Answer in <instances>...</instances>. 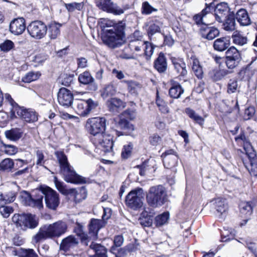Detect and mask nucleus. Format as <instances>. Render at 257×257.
I'll use <instances>...</instances> for the list:
<instances>
[{
    "label": "nucleus",
    "instance_id": "nucleus-34",
    "mask_svg": "<svg viewBox=\"0 0 257 257\" xmlns=\"http://www.w3.org/2000/svg\"><path fill=\"white\" fill-rule=\"evenodd\" d=\"M74 232L80 237L82 244L88 245L89 237L83 231V227L81 224L76 222L74 228Z\"/></svg>",
    "mask_w": 257,
    "mask_h": 257
},
{
    "label": "nucleus",
    "instance_id": "nucleus-30",
    "mask_svg": "<svg viewBox=\"0 0 257 257\" xmlns=\"http://www.w3.org/2000/svg\"><path fill=\"white\" fill-rule=\"evenodd\" d=\"M89 251L92 250L95 253L89 257H107L106 248L101 244L92 242L89 245Z\"/></svg>",
    "mask_w": 257,
    "mask_h": 257
},
{
    "label": "nucleus",
    "instance_id": "nucleus-53",
    "mask_svg": "<svg viewBox=\"0 0 257 257\" xmlns=\"http://www.w3.org/2000/svg\"><path fill=\"white\" fill-rule=\"evenodd\" d=\"M169 213L165 212L159 215L155 218V223L156 226H161L166 224L169 219Z\"/></svg>",
    "mask_w": 257,
    "mask_h": 257
},
{
    "label": "nucleus",
    "instance_id": "nucleus-40",
    "mask_svg": "<svg viewBox=\"0 0 257 257\" xmlns=\"http://www.w3.org/2000/svg\"><path fill=\"white\" fill-rule=\"evenodd\" d=\"M149 211L145 207L144 211L139 219V223L142 226L149 227L152 224L153 219L152 216L149 215Z\"/></svg>",
    "mask_w": 257,
    "mask_h": 257
},
{
    "label": "nucleus",
    "instance_id": "nucleus-39",
    "mask_svg": "<svg viewBox=\"0 0 257 257\" xmlns=\"http://www.w3.org/2000/svg\"><path fill=\"white\" fill-rule=\"evenodd\" d=\"M191 59L193 72L198 79H202L203 77V71L199 60L195 57H191Z\"/></svg>",
    "mask_w": 257,
    "mask_h": 257
},
{
    "label": "nucleus",
    "instance_id": "nucleus-23",
    "mask_svg": "<svg viewBox=\"0 0 257 257\" xmlns=\"http://www.w3.org/2000/svg\"><path fill=\"white\" fill-rule=\"evenodd\" d=\"M252 208L251 202H242L239 204L240 214L242 217L245 218L243 222L240 223L241 226L245 225L249 219V217L252 213Z\"/></svg>",
    "mask_w": 257,
    "mask_h": 257
},
{
    "label": "nucleus",
    "instance_id": "nucleus-63",
    "mask_svg": "<svg viewBox=\"0 0 257 257\" xmlns=\"http://www.w3.org/2000/svg\"><path fill=\"white\" fill-rule=\"evenodd\" d=\"M141 87L140 84L134 81H130V92L137 94L141 90Z\"/></svg>",
    "mask_w": 257,
    "mask_h": 257
},
{
    "label": "nucleus",
    "instance_id": "nucleus-1",
    "mask_svg": "<svg viewBox=\"0 0 257 257\" xmlns=\"http://www.w3.org/2000/svg\"><path fill=\"white\" fill-rule=\"evenodd\" d=\"M68 229L67 223L60 220L50 224L41 226L38 232L33 237L34 241L38 243L42 240L58 238L65 234Z\"/></svg>",
    "mask_w": 257,
    "mask_h": 257
},
{
    "label": "nucleus",
    "instance_id": "nucleus-43",
    "mask_svg": "<svg viewBox=\"0 0 257 257\" xmlns=\"http://www.w3.org/2000/svg\"><path fill=\"white\" fill-rule=\"evenodd\" d=\"M185 112L195 123L199 124L201 126L203 125L204 119L198 114L193 109L190 108H187L185 109Z\"/></svg>",
    "mask_w": 257,
    "mask_h": 257
},
{
    "label": "nucleus",
    "instance_id": "nucleus-28",
    "mask_svg": "<svg viewBox=\"0 0 257 257\" xmlns=\"http://www.w3.org/2000/svg\"><path fill=\"white\" fill-rule=\"evenodd\" d=\"M23 134V129L19 127L12 128L5 132L6 138L13 142H17L22 137Z\"/></svg>",
    "mask_w": 257,
    "mask_h": 257
},
{
    "label": "nucleus",
    "instance_id": "nucleus-54",
    "mask_svg": "<svg viewBox=\"0 0 257 257\" xmlns=\"http://www.w3.org/2000/svg\"><path fill=\"white\" fill-rule=\"evenodd\" d=\"M21 197L22 199V202L25 205L30 206L34 205V198L32 197L30 194L28 192L24 191L21 195Z\"/></svg>",
    "mask_w": 257,
    "mask_h": 257
},
{
    "label": "nucleus",
    "instance_id": "nucleus-60",
    "mask_svg": "<svg viewBox=\"0 0 257 257\" xmlns=\"http://www.w3.org/2000/svg\"><path fill=\"white\" fill-rule=\"evenodd\" d=\"M66 8L69 12H73L75 10L80 11L83 7L82 3H72L69 4H65Z\"/></svg>",
    "mask_w": 257,
    "mask_h": 257
},
{
    "label": "nucleus",
    "instance_id": "nucleus-29",
    "mask_svg": "<svg viewBox=\"0 0 257 257\" xmlns=\"http://www.w3.org/2000/svg\"><path fill=\"white\" fill-rule=\"evenodd\" d=\"M78 80L81 84H90L91 90L95 91L97 89V85L93 83L94 79L88 71H85L80 74L78 77Z\"/></svg>",
    "mask_w": 257,
    "mask_h": 257
},
{
    "label": "nucleus",
    "instance_id": "nucleus-7",
    "mask_svg": "<svg viewBox=\"0 0 257 257\" xmlns=\"http://www.w3.org/2000/svg\"><path fill=\"white\" fill-rule=\"evenodd\" d=\"M106 119L104 117H94L87 119L86 127L88 132L95 137L104 133L106 128Z\"/></svg>",
    "mask_w": 257,
    "mask_h": 257
},
{
    "label": "nucleus",
    "instance_id": "nucleus-19",
    "mask_svg": "<svg viewBox=\"0 0 257 257\" xmlns=\"http://www.w3.org/2000/svg\"><path fill=\"white\" fill-rule=\"evenodd\" d=\"M26 29L25 20L23 18H19L11 22L10 30L14 35L22 34Z\"/></svg>",
    "mask_w": 257,
    "mask_h": 257
},
{
    "label": "nucleus",
    "instance_id": "nucleus-45",
    "mask_svg": "<svg viewBox=\"0 0 257 257\" xmlns=\"http://www.w3.org/2000/svg\"><path fill=\"white\" fill-rule=\"evenodd\" d=\"M15 166V163L12 159L7 158L0 163V174L4 171H10Z\"/></svg>",
    "mask_w": 257,
    "mask_h": 257
},
{
    "label": "nucleus",
    "instance_id": "nucleus-52",
    "mask_svg": "<svg viewBox=\"0 0 257 257\" xmlns=\"http://www.w3.org/2000/svg\"><path fill=\"white\" fill-rule=\"evenodd\" d=\"M15 199V194L12 192L8 193L7 194L0 195V204L4 203V204L9 203L13 202Z\"/></svg>",
    "mask_w": 257,
    "mask_h": 257
},
{
    "label": "nucleus",
    "instance_id": "nucleus-51",
    "mask_svg": "<svg viewBox=\"0 0 257 257\" xmlns=\"http://www.w3.org/2000/svg\"><path fill=\"white\" fill-rule=\"evenodd\" d=\"M142 14L149 15L158 11V9L152 7L148 2L143 3L141 9Z\"/></svg>",
    "mask_w": 257,
    "mask_h": 257
},
{
    "label": "nucleus",
    "instance_id": "nucleus-46",
    "mask_svg": "<svg viewBox=\"0 0 257 257\" xmlns=\"http://www.w3.org/2000/svg\"><path fill=\"white\" fill-rule=\"evenodd\" d=\"M223 29L227 31H233L235 29V22L234 19L228 16L222 22Z\"/></svg>",
    "mask_w": 257,
    "mask_h": 257
},
{
    "label": "nucleus",
    "instance_id": "nucleus-50",
    "mask_svg": "<svg viewBox=\"0 0 257 257\" xmlns=\"http://www.w3.org/2000/svg\"><path fill=\"white\" fill-rule=\"evenodd\" d=\"M19 257H39V256L33 249L20 248Z\"/></svg>",
    "mask_w": 257,
    "mask_h": 257
},
{
    "label": "nucleus",
    "instance_id": "nucleus-20",
    "mask_svg": "<svg viewBox=\"0 0 257 257\" xmlns=\"http://www.w3.org/2000/svg\"><path fill=\"white\" fill-rule=\"evenodd\" d=\"M123 242V238L122 235L115 236L113 240V245L110 248V251L115 254V257H125L128 252V249L126 247L123 248H120L117 252V253H115L116 248L117 247L120 246Z\"/></svg>",
    "mask_w": 257,
    "mask_h": 257
},
{
    "label": "nucleus",
    "instance_id": "nucleus-9",
    "mask_svg": "<svg viewBox=\"0 0 257 257\" xmlns=\"http://www.w3.org/2000/svg\"><path fill=\"white\" fill-rule=\"evenodd\" d=\"M76 105V112L82 116H87L90 111L94 109L98 105L97 102L94 101L89 98L87 100L82 99L78 100L75 101Z\"/></svg>",
    "mask_w": 257,
    "mask_h": 257
},
{
    "label": "nucleus",
    "instance_id": "nucleus-33",
    "mask_svg": "<svg viewBox=\"0 0 257 257\" xmlns=\"http://www.w3.org/2000/svg\"><path fill=\"white\" fill-rule=\"evenodd\" d=\"M154 67L160 73L166 71L167 69V63L166 58L163 53H160L158 57L155 61Z\"/></svg>",
    "mask_w": 257,
    "mask_h": 257
},
{
    "label": "nucleus",
    "instance_id": "nucleus-18",
    "mask_svg": "<svg viewBox=\"0 0 257 257\" xmlns=\"http://www.w3.org/2000/svg\"><path fill=\"white\" fill-rule=\"evenodd\" d=\"M78 243V239L74 235H70L62 239L60 245V249L67 252L76 247Z\"/></svg>",
    "mask_w": 257,
    "mask_h": 257
},
{
    "label": "nucleus",
    "instance_id": "nucleus-49",
    "mask_svg": "<svg viewBox=\"0 0 257 257\" xmlns=\"http://www.w3.org/2000/svg\"><path fill=\"white\" fill-rule=\"evenodd\" d=\"M41 75V74L39 72H29L22 78V81L25 83H30L37 80Z\"/></svg>",
    "mask_w": 257,
    "mask_h": 257
},
{
    "label": "nucleus",
    "instance_id": "nucleus-57",
    "mask_svg": "<svg viewBox=\"0 0 257 257\" xmlns=\"http://www.w3.org/2000/svg\"><path fill=\"white\" fill-rule=\"evenodd\" d=\"M4 203L0 204V213L5 218L8 217L13 211L12 207L3 205Z\"/></svg>",
    "mask_w": 257,
    "mask_h": 257
},
{
    "label": "nucleus",
    "instance_id": "nucleus-59",
    "mask_svg": "<svg viewBox=\"0 0 257 257\" xmlns=\"http://www.w3.org/2000/svg\"><path fill=\"white\" fill-rule=\"evenodd\" d=\"M14 47V43L10 40H5L0 44V49L4 52H7Z\"/></svg>",
    "mask_w": 257,
    "mask_h": 257
},
{
    "label": "nucleus",
    "instance_id": "nucleus-6",
    "mask_svg": "<svg viewBox=\"0 0 257 257\" xmlns=\"http://www.w3.org/2000/svg\"><path fill=\"white\" fill-rule=\"evenodd\" d=\"M12 219L17 226L24 230L27 228L34 229L39 225V218L32 214H15Z\"/></svg>",
    "mask_w": 257,
    "mask_h": 257
},
{
    "label": "nucleus",
    "instance_id": "nucleus-14",
    "mask_svg": "<svg viewBox=\"0 0 257 257\" xmlns=\"http://www.w3.org/2000/svg\"><path fill=\"white\" fill-rule=\"evenodd\" d=\"M13 112H16L21 119L27 123H34L38 119L37 112L32 109L19 106Z\"/></svg>",
    "mask_w": 257,
    "mask_h": 257
},
{
    "label": "nucleus",
    "instance_id": "nucleus-10",
    "mask_svg": "<svg viewBox=\"0 0 257 257\" xmlns=\"http://www.w3.org/2000/svg\"><path fill=\"white\" fill-rule=\"evenodd\" d=\"M43 193L45 195L46 206L50 209L56 210L60 203L59 194L48 187L43 190Z\"/></svg>",
    "mask_w": 257,
    "mask_h": 257
},
{
    "label": "nucleus",
    "instance_id": "nucleus-55",
    "mask_svg": "<svg viewBox=\"0 0 257 257\" xmlns=\"http://www.w3.org/2000/svg\"><path fill=\"white\" fill-rule=\"evenodd\" d=\"M128 114V110L126 109L123 114H121L120 117V120L118 122L119 126L122 129H127L128 128V121L124 116Z\"/></svg>",
    "mask_w": 257,
    "mask_h": 257
},
{
    "label": "nucleus",
    "instance_id": "nucleus-56",
    "mask_svg": "<svg viewBox=\"0 0 257 257\" xmlns=\"http://www.w3.org/2000/svg\"><path fill=\"white\" fill-rule=\"evenodd\" d=\"M144 45H145L144 53L147 56V59H149L151 57L154 53L155 46L151 43L148 41H144Z\"/></svg>",
    "mask_w": 257,
    "mask_h": 257
},
{
    "label": "nucleus",
    "instance_id": "nucleus-47",
    "mask_svg": "<svg viewBox=\"0 0 257 257\" xmlns=\"http://www.w3.org/2000/svg\"><path fill=\"white\" fill-rule=\"evenodd\" d=\"M54 183L57 189L62 194L67 195L72 192V190H68L64 182L59 180L56 177H54Z\"/></svg>",
    "mask_w": 257,
    "mask_h": 257
},
{
    "label": "nucleus",
    "instance_id": "nucleus-38",
    "mask_svg": "<svg viewBox=\"0 0 257 257\" xmlns=\"http://www.w3.org/2000/svg\"><path fill=\"white\" fill-rule=\"evenodd\" d=\"M213 205L216 211L220 215H225L228 208L225 200L219 198H216L213 201Z\"/></svg>",
    "mask_w": 257,
    "mask_h": 257
},
{
    "label": "nucleus",
    "instance_id": "nucleus-62",
    "mask_svg": "<svg viewBox=\"0 0 257 257\" xmlns=\"http://www.w3.org/2000/svg\"><path fill=\"white\" fill-rule=\"evenodd\" d=\"M234 235L227 230L224 229L221 232V240L222 242H226L234 238Z\"/></svg>",
    "mask_w": 257,
    "mask_h": 257
},
{
    "label": "nucleus",
    "instance_id": "nucleus-22",
    "mask_svg": "<svg viewBox=\"0 0 257 257\" xmlns=\"http://www.w3.org/2000/svg\"><path fill=\"white\" fill-rule=\"evenodd\" d=\"M171 62L179 76H185L187 74L186 64L182 58L172 57Z\"/></svg>",
    "mask_w": 257,
    "mask_h": 257
},
{
    "label": "nucleus",
    "instance_id": "nucleus-42",
    "mask_svg": "<svg viewBox=\"0 0 257 257\" xmlns=\"http://www.w3.org/2000/svg\"><path fill=\"white\" fill-rule=\"evenodd\" d=\"M116 93V88L112 84L106 85L101 90V96L103 99L113 96Z\"/></svg>",
    "mask_w": 257,
    "mask_h": 257
},
{
    "label": "nucleus",
    "instance_id": "nucleus-11",
    "mask_svg": "<svg viewBox=\"0 0 257 257\" xmlns=\"http://www.w3.org/2000/svg\"><path fill=\"white\" fill-rule=\"evenodd\" d=\"M247 149L248 154L245 156L248 158L249 164L247 161L245 160L244 158L242 159V161L250 175L257 178V158L256 153L254 149H252L249 146Z\"/></svg>",
    "mask_w": 257,
    "mask_h": 257
},
{
    "label": "nucleus",
    "instance_id": "nucleus-31",
    "mask_svg": "<svg viewBox=\"0 0 257 257\" xmlns=\"http://www.w3.org/2000/svg\"><path fill=\"white\" fill-rule=\"evenodd\" d=\"M107 105L110 111L115 113L124 107V103L120 99L112 98L107 101Z\"/></svg>",
    "mask_w": 257,
    "mask_h": 257
},
{
    "label": "nucleus",
    "instance_id": "nucleus-4",
    "mask_svg": "<svg viewBox=\"0 0 257 257\" xmlns=\"http://www.w3.org/2000/svg\"><path fill=\"white\" fill-rule=\"evenodd\" d=\"M147 201L153 207H158L163 205L166 199V193L162 185L151 187L147 195Z\"/></svg>",
    "mask_w": 257,
    "mask_h": 257
},
{
    "label": "nucleus",
    "instance_id": "nucleus-3",
    "mask_svg": "<svg viewBox=\"0 0 257 257\" xmlns=\"http://www.w3.org/2000/svg\"><path fill=\"white\" fill-rule=\"evenodd\" d=\"M113 25L112 29L106 30L103 41L109 47L114 48L119 47L125 42V24L122 22H119L115 25Z\"/></svg>",
    "mask_w": 257,
    "mask_h": 257
},
{
    "label": "nucleus",
    "instance_id": "nucleus-27",
    "mask_svg": "<svg viewBox=\"0 0 257 257\" xmlns=\"http://www.w3.org/2000/svg\"><path fill=\"white\" fill-rule=\"evenodd\" d=\"M201 36L209 40H212L219 35V30L215 27L202 26L200 28Z\"/></svg>",
    "mask_w": 257,
    "mask_h": 257
},
{
    "label": "nucleus",
    "instance_id": "nucleus-8",
    "mask_svg": "<svg viewBox=\"0 0 257 257\" xmlns=\"http://www.w3.org/2000/svg\"><path fill=\"white\" fill-rule=\"evenodd\" d=\"M27 31L32 37L40 40L46 35L47 27L44 22L41 21H34L28 26Z\"/></svg>",
    "mask_w": 257,
    "mask_h": 257
},
{
    "label": "nucleus",
    "instance_id": "nucleus-35",
    "mask_svg": "<svg viewBox=\"0 0 257 257\" xmlns=\"http://www.w3.org/2000/svg\"><path fill=\"white\" fill-rule=\"evenodd\" d=\"M62 25L58 23H50L48 27V35L51 39H56L60 34V28Z\"/></svg>",
    "mask_w": 257,
    "mask_h": 257
},
{
    "label": "nucleus",
    "instance_id": "nucleus-37",
    "mask_svg": "<svg viewBox=\"0 0 257 257\" xmlns=\"http://www.w3.org/2000/svg\"><path fill=\"white\" fill-rule=\"evenodd\" d=\"M172 86L169 89V95L173 98H179L181 95L184 93V89L177 82L171 81Z\"/></svg>",
    "mask_w": 257,
    "mask_h": 257
},
{
    "label": "nucleus",
    "instance_id": "nucleus-24",
    "mask_svg": "<svg viewBox=\"0 0 257 257\" xmlns=\"http://www.w3.org/2000/svg\"><path fill=\"white\" fill-rule=\"evenodd\" d=\"M102 226L103 222L101 220L91 219L88 225L89 237L96 239L97 238L98 232Z\"/></svg>",
    "mask_w": 257,
    "mask_h": 257
},
{
    "label": "nucleus",
    "instance_id": "nucleus-2",
    "mask_svg": "<svg viewBox=\"0 0 257 257\" xmlns=\"http://www.w3.org/2000/svg\"><path fill=\"white\" fill-rule=\"evenodd\" d=\"M55 155L60 165V173L66 182L73 184H85L88 182L86 178L78 175L73 170L64 152L58 151Z\"/></svg>",
    "mask_w": 257,
    "mask_h": 257
},
{
    "label": "nucleus",
    "instance_id": "nucleus-44",
    "mask_svg": "<svg viewBox=\"0 0 257 257\" xmlns=\"http://www.w3.org/2000/svg\"><path fill=\"white\" fill-rule=\"evenodd\" d=\"M232 72L231 71L221 69V70H213L210 74L211 78L213 81H217L222 79L225 76Z\"/></svg>",
    "mask_w": 257,
    "mask_h": 257
},
{
    "label": "nucleus",
    "instance_id": "nucleus-21",
    "mask_svg": "<svg viewBox=\"0 0 257 257\" xmlns=\"http://www.w3.org/2000/svg\"><path fill=\"white\" fill-rule=\"evenodd\" d=\"M144 45V41H130V49L132 55H130V59H138L143 54L142 47Z\"/></svg>",
    "mask_w": 257,
    "mask_h": 257
},
{
    "label": "nucleus",
    "instance_id": "nucleus-25",
    "mask_svg": "<svg viewBox=\"0 0 257 257\" xmlns=\"http://www.w3.org/2000/svg\"><path fill=\"white\" fill-rule=\"evenodd\" d=\"M213 14L209 13V8L204 9L200 13L195 15L193 19L197 25H204L206 26L210 24L208 18L213 17Z\"/></svg>",
    "mask_w": 257,
    "mask_h": 257
},
{
    "label": "nucleus",
    "instance_id": "nucleus-17",
    "mask_svg": "<svg viewBox=\"0 0 257 257\" xmlns=\"http://www.w3.org/2000/svg\"><path fill=\"white\" fill-rule=\"evenodd\" d=\"M229 11L228 4L226 3H220L217 4L214 9V17L215 20L219 23H222L227 18Z\"/></svg>",
    "mask_w": 257,
    "mask_h": 257
},
{
    "label": "nucleus",
    "instance_id": "nucleus-61",
    "mask_svg": "<svg viewBox=\"0 0 257 257\" xmlns=\"http://www.w3.org/2000/svg\"><path fill=\"white\" fill-rule=\"evenodd\" d=\"M238 88L237 81L235 79L230 80L227 85V92L228 93H234Z\"/></svg>",
    "mask_w": 257,
    "mask_h": 257
},
{
    "label": "nucleus",
    "instance_id": "nucleus-13",
    "mask_svg": "<svg viewBox=\"0 0 257 257\" xmlns=\"http://www.w3.org/2000/svg\"><path fill=\"white\" fill-rule=\"evenodd\" d=\"M130 208L137 210L140 209L143 205V199L145 196L143 190L141 188H138L130 192Z\"/></svg>",
    "mask_w": 257,
    "mask_h": 257
},
{
    "label": "nucleus",
    "instance_id": "nucleus-32",
    "mask_svg": "<svg viewBox=\"0 0 257 257\" xmlns=\"http://www.w3.org/2000/svg\"><path fill=\"white\" fill-rule=\"evenodd\" d=\"M230 45V40L228 38L221 37L215 40L213 43L214 49L222 52L227 49Z\"/></svg>",
    "mask_w": 257,
    "mask_h": 257
},
{
    "label": "nucleus",
    "instance_id": "nucleus-26",
    "mask_svg": "<svg viewBox=\"0 0 257 257\" xmlns=\"http://www.w3.org/2000/svg\"><path fill=\"white\" fill-rule=\"evenodd\" d=\"M234 17L241 26H247L251 24V20L248 14L244 9L238 10L234 15Z\"/></svg>",
    "mask_w": 257,
    "mask_h": 257
},
{
    "label": "nucleus",
    "instance_id": "nucleus-64",
    "mask_svg": "<svg viewBox=\"0 0 257 257\" xmlns=\"http://www.w3.org/2000/svg\"><path fill=\"white\" fill-rule=\"evenodd\" d=\"M74 75L64 74L62 77L61 83L65 86H69L73 82Z\"/></svg>",
    "mask_w": 257,
    "mask_h": 257
},
{
    "label": "nucleus",
    "instance_id": "nucleus-16",
    "mask_svg": "<svg viewBox=\"0 0 257 257\" xmlns=\"http://www.w3.org/2000/svg\"><path fill=\"white\" fill-rule=\"evenodd\" d=\"M165 168L172 169L175 167L178 163V156L176 152L172 149L165 151L161 155Z\"/></svg>",
    "mask_w": 257,
    "mask_h": 257
},
{
    "label": "nucleus",
    "instance_id": "nucleus-12",
    "mask_svg": "<svg viewBox=\"0 0 257 257\" xmlns=\"http://www.w3.org/2000/svg\"><path fill=\"white\" fill-rule=\"evenodd\" d=\"M241 60L240 53L233 46L229 48L226 52V65L229 69L235 68Z\"/></svg>",
    "mask_w": 257,
    "mask_h": 257
},
{
    "label": "nucleus",
    "instance_id": "nucleus-36",
    "mask_svg": "<svg viewBox=\"0 0 257 257\" xmlns=\"http://www.w3.org/2000/svg\"><path fill=\"white\" fill-rule=\"evenodd\" d=\"M233 43L236 45L242 46L248 42L247 38L239 31H234L231 36Z\"/></svg>",
    "mask_w": 257,
    "mask_h": 257
},
{
    "label": "nucleus",
    "instance_id": "nucleus-41",
    "mask_svg": "<svg viewBox=\"0 0 257 257\" xmlns=\"http://www.w3.org/2000/svg\"><path fill=\"white\" fill-rule=\"evenodd\" d=\"M162 24L159 21H150L148 24L147 33L149 37L156 33L160 32V26Z\"/></svg>",
    "mask_w": 257,
    "mask_h": 257
},
{
    "label": "nucleus",
    "instance_id": "nucleus-48",
    "mask_svg": "<svg viewBox=\"0 0 257 257\" xmlns=\"http://www.w3.org/2000/svg\"><path fill=\"white\" fill-rule=\"evenodd\" d=\"M2 148L5 154L8 155H15L18 152V148L13 145H8L3 142H1Z\"/></svg>",
    "mask_w": 257,
    "mask_h": 257
},
{
    "label": "nucleus",
    "instance_id": "nucleus-5",
    "mask_svg": "<svg viewBox=\"0 0 257 257\" xmlns=\"http://www.w3.org/2000/svg\"><path fill=\"white\" fill-rule=\"evenodd\" d=\"M91 141L96 147V152L100 154L111 152L113 145V137L104 133L98 137L91 139Z\"/></svg>",
    "mask_w": 257,
    "mask_h": 257
},
{
    "label": "nucleus",
    "instance_id": "nucleus-15",
    "mask_svg": "<svg viewBox=\"0 0 257 257\" xmlns=\"http://www.w3.org/2000/svg\"><path fill=\"white\" fill-rule=\"evenodd\" d=\"M57 99L61 105L65 107H69L73 104V95L69 90L62 87L59 89Z\"/></svg>",
    "mask_w": 257,
    "mask_h": 257
},
{
    "label": "nucleus",
    "instance_id": "nucleus-58",
    "mask_svg": "<svg viewBox=\"0 0 257 257\" xmlns=\"http://www.w3.org/2000/svg\"><path fill=\"white\" fill-rule=\"evenodd\" d=\"M156 104L159 108L160 110L162 113H167L169 112V108L167 104L162 99L159 98L158 95H157Z\"/></svg>",
    "mask_w": 257,
    "mask_h": 257
}]
</instances>
